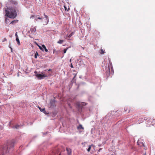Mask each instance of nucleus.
Returning <instances> with one entry per match:
<instances>
[{
  "instance_id": "36",
  "label": "nucleus",
  "mask_w": 155,
  "mask_h": 155,
  "mask_svg": "<svg viewBox=\"0 0 155 155\" xmlns=\"http://www.w3.org/2000/svg\"><path fill=\"white\" fill-rule=\"evenodd\" d=\"M11 52H13L12 48H11Z\"/></svg>"
},
{
  "instance_id": "34",
  "label": "nucleus",
  "mask_w": 155,
  "mask_h": 155,
  "mask_svg": "<svg viewBox=\"0 0 155 155\" xmlns=\"http://www.w3.org/2000/svg\"><path fill=\"white\" fill-rule=\"evenodd\" d=\"M70 67H71V68H73V65H72V64H71Z\"/></svg>"
},
{
  "instance_id": "29",
  "label": "nucleus",
  "mask_w": 155,
  "mask_h": 155,
  "mask_svg": "<svg viewBox=\"0 0 155 155\" xmlns=\"http://www.w3.org/2000/svg\"><path fill=\"white\" fill-rule=\"evenodd\" d=\"M6 40H7L5 38H4V39H3V40L2 41L3 42L5 41H6Z\"/></svg>"
},
{
  "instance_id": "13",
  "label": "nucleus",
  "mask_w": 155,
  "mask_h": 155,
  "mask_svg": "<svg viewBox=\"0 0 155 155\" xmlns=\"http://www.w3.org/2000/svg\"><path fill=\"white\" fill-rule=\"evenodd\" d=\"M18 20H14L13 21H12L11 23L10 24H12L13 25H14L15 23H17L18 22Z\"/></svg>"
},
{
  "instance_id": "14",
  "label": "nucleus",
  "mask_w": 155,
  "mask_h": 155,
  "mask_svg": "<svg viewBox=\"0 0 155 155\" xmlns=\"http://www.w3.org/2000/svg\"><path fill=\"white\" fill-rule=\"evenodd\" d=\"M42 47L45 49V52H47L48 51V49L46 48V46L44 45H42Z\"/></svg>"
},
{
  "instance_id": "24",
  "label": "nucleus",
  "mask_w": 155,
  "mask_h": 155,
  "mask_svg": "<svg viewBox=\"0 0 155 155\" xmlns=\"http://www.w3.org/2000/svg\"><path fill=\"white\" fill-rule=\"evenodd\" d=\"M39 48H40V49L41 50H42V51H44V50H43V48H42V47H40V46H39Z\"/></svg>"
},
{
  "instance_id": "1",
  "label": "nucleus",
  "mask_w": 155,
  "mask_h": 155,
  "mask_svg": "<svg viewBox=\"0 0 155 155\" xmlns=\"http://www.w3.org/2000/svg\"><path fill=\"white\" fill-rule=\"evenodd\" d=\"M6 15L8 17L14 18L17 16V13L15 8L11 7L8 8L5 10Z\"/></svg>"
},
{
  "instance_id": "20",
  "label": "nucleus",
  "mask_w": 155,
  "mask_h": 155,
  "mask_svg": "<svg viewBox=\"0 0 155 155\" xmlns=\"http://www.w3.org/2000/svg\"><path fill=\"white\" fill-rule=\"evenodd\" d=\"M42 18V17H38L37 18L35 19V20H36V21H37V19H41Z\"/></svg>"
},
{
  "instance_id": "35",
  "label": "nucleus",
  "mask_w": 155,
  "mask_h": 155,
  "mask_svg": "<svg viewBox=\"0 0 155 155\" xmlns=\"http://www.w3.org/2000/svg\"><path fill=\"white\" fill-rule=\"evenodd\" d=\"M76 77V75H75L73 79V80H74V78L75 77Z\"/></svg>"
},
{
  "instance_id": "41",
  "label": "nucleus",
  "mask_w": 155,
  "mask_h": 155,
  "mask_svg": "<svg viewBox=\"0 0 155 155\" xmlns=\"http://www.w3.org/2000/svg\"><path fill=\"white\" fill-rule=\"evenodd\" d=\"M112 155H113V154H112Z\"/></svg>"
},
{
  "instance_id": "22",
  "label": "nucleus",
  "mask_w": 155,
  "mask_h": 155,
  "mask_svg": "<svg viewBox=\"0 0 155 155\" xmlns=\"http://www.w3.org/2000/svg\"><path fill=\"white\" fill-rule=\"evenodd\" d=\"M104 51H103V50L102 49H101V52H100V53L101 54H104Z\"/></svg>"
},
{
  "instance_id": "5",
  "label": "nucleus",
  "mask_w": 155,
  "mask_h": 155,
  "mask_svg": "<svg viewBox=\"0 0 155 155\" xmlns=\"http://www.w3.org/2000/svg\"><path fill=\"white\" fill-rule=\"evenodd\" d=\"M66 150L67 152V154L68 155H71V150L68 148H66Z\"/></svg>"
},
{
  "instance_id": "7",
  "label": "nucleus",
  "mask_w": 155,
  "mask_h": 155,
  "mask_svg": "<svg viewBox=\"0 0 155 155\" xmlns=\"http://www.w3.org/2000/svg\"><path fill=\"white\" fill-rule=\"evenodd\" d=\"M38 107L39 108V109H40V110L43 113H44V114H48V113H47L46 112V111H45V109L44 108L41 109V108H40L39 107Z\"/></svg>"
},
{
  "instance_id": "33",
  "label": "nucleus",
  "mask_w": 155,
  "mask_h": 155,
  "mask_svg": "<svg viewBox=\"0 0 155 155\" xmlns=\"http://www.w3.org/2000/svg\"><path fill=\"white\" fill-rule=\"evenodd\" d=\"M64 8L65 10H66L67 7L65 6H64Z\"/></svg>"
},
{
  "instance_id": "18",
  "label": "nucleus",
  "mask_w": 155,
  "mask_h": 155,
  "mask_svg": "<svg viewBox=\"0 0 155 155\" xmlns=\"http://www.w3.org/2000/svg\"><path fill=\"white\" fill-rule=\"evenodd\" d=\"M91 146H92V145L91 146H89V147L87 149V151L89 152L90 151V150H91Z\"/></svg>"
},
{
  "instance_id": "23",
  "label": "nucleus",
  "mask_w": 155,
  "mask_h": 155,
  "mask_svg": "<svg viewBox=\"0 0 155 155\" xmlns=\"http://www.w3.org/2000/svg\"><path fill=\"white\" fill-rule=\"evenodd\" d=\"M15 35L16 38H18V36L17 35V32H16Z\"/></svg>"
},
{
  "instance_id": "12",
  "label": "nucleus",
  "mask_w": 155,
  "mask_h": 155,
  "mask_svg": "<svg viewBox=\"0 0 155 155\" xmlns=\"http://www.w3.org/2000/svg\"><path fill=\"white\" fill-rule=\"evenodd\" d=\"M77 128L78 129H82L83 130L84 129V127H82L81 124H79V125L77 127Z\"/></svg>"
},
{
  "instance_id": "38",
  "label": "nucleus",
  "mask_w": 155,
  "mask_h": 155,
  "mask_svg": "<svg viewBox=\"0 0 155 155\" xmlns=\"http://www.w3.org/2000/svg\"><path fill=\"white\" fill-rule=\"evenodd\" d=\"M17 76L18 77H19V73H18V74H17Z\"/></svg>"
},
{
  "instance_id": "17",
  "label": "nucleus",
  "mask_w": 155,
  "mask_h": 155,
  "mask_svg": "<svg viewBox=\"0 0 155 155\" xmlns=\"http://www.w3.org/2000/svg\"><path fill=\"white\" fill-rule=\"evenodd\" d=\"M38 55V53L37 52H36V53L34 55V57L35 58H37V56Z\"/></svg>"
},
{
  "instance_id": "6",
  "label": "nucleus",
  "mask_w": 155,
  "mask_h": 155,
  "mask_svg": "<svg viewBox=\"0 0 155 155\" xmlns=\"http://www.w3.org/2000/svg\"><path fill=\"white\" fill-rule=\"evenodd\" d=\"M36 27H35L34 28H31L30 31L31 32V33L33 34H34L36 31Z\"/></svg>"
},
{
  "instance_id": "3",
  "label": "nucleus",
  "mask_w": 155,
  "mask_h": 155,
  "mask_svg": "<svg viewBox=\"0 0 155 155\" xmlns=\"http://www.w3.org/2000/svg\"><path fill=\"white\" fill-rule=\"evenodd\" d=\"M41 74H35V76L38 78L39 80L43 79L45 77H47V75H46L45 74H43L44 73L41 72Z\"/></svg>"
},
{
  "instance_id": "26",
  "label": "nucleus",
  "mask_w": 155,
  "mask_h": 155,
  "mask_svg": "<svg viewBox=\"0 0 155 155\" xmlns=\"http://www.w3.org/2000/svg\"><path fill=\"white\" fill-rule=\"evenodd\" d=\"M39 48H40V49L41 50H42V51H44V50H43V48H42V47H40V46H39Z\"/></svg>"
},
{
  "instance_id": "39",
  "label": "nucleus",
  "mask_w": 155,
  "mask_h": 155,
  "mask_svg": "<svg viewBox=\"0 0 155 155\" xmlns=\"http://www.w3.org/2000/svg\"><path fill=\"white\" fill-rule=\"evenodd\" d=\"M69 9V8H68V10H67V11H68V10Z\"/></svg>"
},
{
  "instance_id": "31",
  "label": "nucleus",
  "mask_w": 155,
  "mask_h": 155,
  "mask_svg": "<svg viewBox=\"0 0 155 155\" xmlns=\"http://www.w3.org/2000/svg\"><path fill=\"white\" fill-rule=\"evenodd\" d=\"M102 148H100V149H99V150H98V152H100L101 151V150H102Z\"/></svg>"
},
{
  "instance_id": "40",
  "label": "nucleus",
  "mask_w": 155,
  "mask_h": 155,
  "mask_svg": "<svg viewBox=\"0 0 155 155\" xmlns=\"http://www.w3.org/2000/svg\"><path fill=\"white\" fill-rule=\"evenodd\" d=\"M70 61H71V59L70 60Z\"/></svg>"
},
{
  "instance_id": "10",
  "label": "nucleus",
  "mask_w": 155,
  "mask_h": 155,
  "mask_svg": "<svg viewBox=\"0 0 155 155\" xmlns=\"http://www.w3.org/2000/svg\"><path fill=\"white\" fill-rule=\"evenodd\" d=\"M106 71H107V73H108L109 74L110 73V67L109 65H108V67L106 68Z\"/></svg>"
},
{
  "instance_id": "32",
  "label": "nucleus",
  "mask_w": 155,
  "mask_h": 155,
  "mask_svg": "<svg viewBox=\"0 0 155 155\" xmlns=\"http://www.w3.org/2000/svg\"><path fill=\"white\" fill-rule=\"evenodd\" d=\"M8 47H9V48H10V49H11V48H12V47H11V45L10 44H9V46H8Z\"/></svg>"
},
{
  "instance_id": "2",
  "label": "nucleus",
  "mask_w": 155,
  "mask_h": 155,
  "mask_svg": "<svg viewBox=\"0 0 155 155\" xmlns=\"http://www.w3.org/2000/svg\"><path fill=\"white\" fill-rule=\"evenodd\" d=\"M15 143L16 141L14 140H12L9 142L7 144V146L3 148V153H6L9 152L8 148L10 147L11 148L13 147L14 144Z\"/></svg>"
},
{
  "instance_id": "19",
  "label": "nucleus",
  "mask_w": 155,
  "mask_h": 155,
  "mask_svg": "<svg viewBox=\"0 0 155 155\" xmlns=\"http://www.w3.org/2000/svg\"><path fill=\"white\" fill-rule=\"evenodd\" d=\"M12 3L14 4L15 5H17L18 4V2H17L16 1H12Z\"/></svg>"
},
{
  "instance_id": "8",
  "label": "nucleus",
  "mask_w": 155,
  "mask_h": 155,
  "mask_svg": "<svg viewBox=\"0 0 155 155\" xmlns=\"http://www.w3.org/2000/svg\"><path fill=\"white\" fill-rule=\"evenodd\" d=\"M44 16H45V18L46 19V23L47 24H48V23L49 22V21L48 17L47 15H45V13H44Z\"/></svg>"
},
{
  "instance_id": "30",
  "label": "nucleus",
  "mask_w": 155,
  "mask_h": 155,
  "mask_svg": "<svg viewBox=\"0 0 155 155\" xmlns=\"http://www.w3.org/2000/svg\"><path fill=\"white\" fill-rule=\"evenodd\" d=\"M34 73L35 74H38L37 72L36 71H35L34 72Z\"/></svg>"
},
{
  "instance_id": "21",
  "label": "nucleus",
  "mask_w": 155,
  "mask_h": 155,
  "mask_svg": "<svg viewBox=\"0 0 155 155\" xmlns=\"http://www.w3.org/2000/svg\"><path fill=\"white\" fill-rule=\"evenodd\" d=\"M68 49V48H67V49H65L63 50V53L64 54H65L66 53L67 50Z\"/></svg>"
},
{
  "instance_id": "4",
  "label": "nucleus",
  "mask_w": 155,
  "mask_h": 155,
  "mask_svg": "<svg viewBox=\"0 0 155 155\" xmlns=\"http://www.w3.org/2000/svg\"><path fill=\"white\" fill-rule=\"evenodd\" d=\"M55 101L54 100H51L50 101L51 106L54 107L55 105Z\"/></svg>"
},
{
  "instance_id": "9",
  "label": "nucleus",
  "mask_w": 155,
  "mask_h": 155,
  "mask_svg": "<svg viewBox=\"0 0 155 155\" xmlns=\"http://www.w3.org/2000/svg\"><path fill=\"white\" fill-rule=\"evenodd\" d=\"M20 126H21V125H16L15 126H13L12 127V128H15L16 129H18L19 128Z\"/></svg>"
},
{
  "instance_id": "15",
  "label": "nucleus",
  "mask_w": 155,
  "mask_h": 155,
  "mask_svg": "<svg viewBox=\"0 0 155 155\" xmlns=\"http://www.w3.org/2000/svg\"><path fill=\"white\" fill-rule=\"evenodd\" d=\"M16 41L17 42L18 45H20V41H19V38H16Z\"/></svg>"
},
{
  "instance_id": "16",
  "label": "nucleus",
  "mask_w": 155,
  "mask_h": 155,
  "mask_svg": "<svg viewBox=\"0 0 155 155\" xmlns=\"http://www.w3.org/2000/svg\"><path fill=\"white\" fill-rule=\"evenodd\" d=\"M64 42V41L63 40H59V41L57 42V43L59 44H62Z\"/></svg>"
},
{
  "instance_id": "11",
  "label": "nucleus",
  "mask_w": 155,
  "mask_h": 155,
  "mask_svg": "<svg viewBox=\"0 0 155 155\" xmlns=\"http://www.w3.org/2000/svg\"><path fill=\"white\" fill-rule=\"evenodd\" d=\"M81 105L82 106H85V105H86V103H85V102H82L81 104H79L78 105V106L79 107H81Z\"/></svg>"
},
{
  "instance_id": "28",
  "label": "nucleus",
  "mask_w": 155,
  "mask_h": 155,
  "mask_svg": "<svg viewBox=\"0 0 155 155\" xmlns=\"http://www.w3.org/2000/svg\"><path fill=\"white\" fill-rule=\"evenodd\" d=\"M35 18V16L34 15H32L31 17V18H32V19H33L34 18Z\"/></svg>"
},
{
  "instance_id": "25",
  "label": "nucleus",
  "mask_w": 155,
  "mask_h": 155,
  "mask_svg": "<svg viewBox=\"0 0 155 155\" xmlns=\"http://www.w3.org/2000/svg\"><path fill=\"white\" fill-rule=\"evenodd\" d=\"M39 48H40V49L41 50H42V51H44V50H43V48H42V47H40V46H39Z\"/></svg>"
},
{
  "instance_id": "37",
  "label": "nucleus",
  "mask_w": 155,
  "mask_h": 155,
  "mask_svg": "<svg viewBox=\"0 0 155 155\" xmlns=\"http://www.w3.org/2000/svg\"><path fill=\"white\" fill-rule=\"evenodd\" d=\"M124 110H125V112H126L127 110V109L125 108L124 109Z\"/></svg>"
},
{
  "instance_id": "27",
  "label": "nucleus",
  "mask_w": 155,
  "mask_h": 155,
  "mask_svg": "<svg viewBox=\"0 0 155 155\" xmlns=\"http://www.w3.org/2000/svg\"><path fill=\"white\" fill-rule=\"evenodd\" d=\"M51 71V69H47V70H45V71Z\"/></svg>"
}]
</instances>
